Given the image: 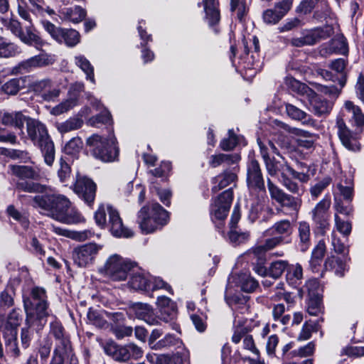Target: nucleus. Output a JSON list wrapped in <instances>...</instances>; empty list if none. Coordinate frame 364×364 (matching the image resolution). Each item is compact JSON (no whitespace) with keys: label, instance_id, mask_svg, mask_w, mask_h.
Here are the masks:
<instances>
[{"label":"nucleus","instance_id":"1","mask_svg":"<svg viewBox=\"0 0 364 364\" xmlns=\"http://www.w3.org/2000/svg\"><path fill=\"white\" fill-rule=\"evenodd\" d=\"M23 308L26 312V323L43 329L47 318L51 316L46 290L39 287H33L29 296L23 297Z\"/></svg>","mask_w":364,"mask_h":364},{"label":"nucleus","instance_id":"2","mask_svg":"<svg viewBox=\"0 0 364 364\" xmlns=\"http://www.w3.org/2000/svg\"><path fill=\"white\" fill-rule=\"evenodd\" d=\"M26 126L29 138L40 148L45 163L51 166L55 160V147L46 126L38 120L31 118L27 119Z\"/></svg>","mask_w":364,"mask_h":364},{"label":"nucleus","instance_id":"3","mask_svg":"<svg viewBox=\"0 0 364 364\" xmlns=\"http://www.w3.org/2000/svg\"><path fill=\"white\" fill-rule=\"evenodd\" d=\"M95 220L99 227H107L114 237L133 236V232L124 225L118 210L110 205H100L95 213Z\"/></svg>","mask_w":364,"mask_h":364},{"label":"nucleus","instance_id":"4","mask_svg":"<svg viewBox=\"0 0 364 364\" xmlns=\"http://www.w3.org/2000/svg\"><path fill=\"white\" fill-rule=\"evenodd\" d=\"M168 219V212L159 203H153L141 208L137 222L141 232L149 234L165 225Z\"/></svg>","mask_w":364,"mask_h":364},{"label":"nucleus","instance_id":"5","mask_svg":"<svg viewBox=\"0 0 364 364\" xmlns=\"http://www.w3.org/2000/svg\"><path fill=\"white\" fill-rule=\"evenodd\" d=\"M86 144L92 155L103 162H113L118 159L119 149L113 134L107 136L92 134L87 138Z\"/></svg>","mask_w":364,"mask_h":364},{"label":"nucleus","instance_id":"6","mask_svg":"<svg viewBox=\"0 0 364 364\" xmlns=\"http://www.w3.org/2000/svg\"><path fill=\"white\" fill-rule=\"evenodd\" d=\"M70 200L63 195L36 196L33 198V206L41 208L44 213L59 221L58 216L69 210Z\"/></svg>","mask_w":364,"mask_h":364},{"label":"nucleus","instance_id":"7","mask_svg":"<svg viewBox=\"0 0 364 364\" xmlns=\"http://www.w3.org/2000/svg\"><path fill=\"white\" fill-rule=\"evenodd\" d=\"M134 268V263L115 254L107 259L101 271L114 281H123Z\"/></svg>","mask_w":364,"mask_h":364},{"label":"nucleus","instance_id":"8","mask_svg":"<svg viewBox=\"0 0 364 364\" xmlns=\"http://www.w3.org/2000/svg\"><path fill=\"white\" fill-rule=\"evenodd\" d=\"M107 355L118 362H126L129 359H139L142 357V349L133 343L124 346L114 343H107L104 347Z\"/></svg>","mask_w":364,"mask_h":364},{"label":"nucleus","instance_id":"9","mask_svg":"<svg viewBox=\"0 0 364 364\" xmlns=\"http://www.w3.org/2000/svg\"><path fill=\"white\" fill-rule=\"evenodd\" d=\"M21 310L14 309L7 316L6 322L2 325L3 337L7 347L18 355L19 350L16 346L17 328L21 321Z\"/></svg>","mask_w":364,"mask_h":364},{"label":"nucleus","instance_id":"10","mask_svg":"<svg viewBox=\"0 0 364 364\" xmlns=\"http://www.w3.org/2000/svg\"><path fill=\"white\" fill-rule=\"evenodd\" d=\"M267 188L272 200H274L283 208H287L292 212L297 213L301 205L300 196H293L285 193L278 186L267 178Z\"/></svg>","mask_w":364,"mask_h":364},{"label":"nucleus","instance_id":"11","mask_svg":"<svg viewBox=\"0 0 364 364\" xmlns=\"http://www.w3.org/2000/svg\"><path fill=\"white\" fill-rule=\"evenodd\" d=\"M42 25L52 38L59 43H64L68 47H73L80 42V34L74 29L57 27L48 21H43Z\"/></svg>","mask_w":364,"mask_h":364},{"label":"nucleus","instance_id":"12","mask_svg":"<svg viewBox=\"0 0 364 364\" xmlns=\"http://www.w3.org/2000/svg\"><path fill=\"white\" fill-rule=\"evenodd\" d=\"M289 172L285 173L282 176H279V183L290 193L301 196L305 191L304 186L302 184H299L294 179L299 180L301 183H306L309 181L310 177L306 173L299 172L291 168Z\"/></svg>","mask_w":364,"mask_h":364},{"label":"nucleus","instance_id":"13","mask_svg":"<svg viewBox=\"0 0 364 364\" xmlns=\"http://www.w3.org/2000/svg\"><path fill=\"white\" fill-rule=\"evenodd\" d=\"M102 249V246L95 243H87L75 248L73 251L74 263L80 267H86L92 264Z\"/></svg>","mask_w":364,"mask_h":364},{"label":"nucleus","instance_id":"14","mask_svg":"<svg viewBox=\"0 0 364 364\" xmlns=\"http://www.w3.org/2000/svg\"><path fill=\"white\" fill-rule=\"evenodd\" d=\"M233 199V193L231 188L223 191L212 203L210 215L213 221L215 220H224L229 213Z\"/></svg>","mask_w":364,"mask_h":364},{"label":"nucleus","instance_id":"15","mask_svg":"<svg viewBox=\"0 0 364 364\" xmlns=\"http://www.w3.org/2000/svg\"><path fill=\"white\" fill-rule=\"evenodd\" d=\"M329 67L331 71L325 69H319L317 71L318 74L326 80L338 82L341 89L346 82V61L343 58H338L333 60Z\"/></svg>","mask_w":364,"mask_h":364},{"label":"nucleus","instance_id":"16","mask_svg":"<svg viewBox=\"0 0 364 364\" xmlns=\"http://www.w3.org/2000/svg\"><path fill=\"white\" fill-rule=\"evenodd\" d=\"M282 244H284L282 237H269L255 246L248 252L247 255L252 262H265L266 252Z\"/></svg>","mask_w":364,"mask_h":364},{"label":"nucleus","instance_id":"17","mask_svg":"<svg viewBox=\"0 0 364 364\" xmlns=\"http://www.w3.org/2000/svg\"><path fill=\"white\" fill-rule=\"evenodd\" d=\"M254 271L262 277L269 276L273 279L279 278L289 267V262L287 260H276L270 263L269 267L266 268L264 262H252Z\"/></svg>","mask_w":364,"mask_h":364},{"label":"nucleus","instance_id":"18","mask_svg":"<svg viewBox=\"0 0 364 364\" xmlns=\"http://www.w3.org/2000/svg\"><path fill=\"white\" fill-rule=\"evenodd\" d=\"M73 190L89 205L94 202L96 185L91 179L86 177H78L74 184Z\"/></svg>","mask_w":364,"mask_h":364},{"label":"nucleus","instance_id":"19","mask_svg":"<svg viewBox=\"0 0 364 364\" xmlns=\"http://www.w3.org/2000/svg\"><path fill=\"white\" fill-rule=\"evenodd\" d=\"M247 183L250 188L264 191V181L259 162L252 159L247 165Z\"/></svg>","mask_w":364,"mask_h":364},{"label":"nucleus","instance_id":"20","mask_svg":"<svg viewBox=\"0 0 364 364\" xmlns=\"http://www.w3.org/2000/svg\"><path fill=\"white\" fill-rule=\"evenodd\" d=\"M53 317V321L50 323L49 335L55 339V348L72 350L70 338L64 327L55 316Z\"/></svg>","mask_w":364,"mask_h":364},{"label":"nucleus","instance_id":"21","mask_svg":"<svg viewBox=\"0 0 364 364\" xmlns=\"http://www.w3.org/2000/svg\"><path fill=\"white\" fill-rule=\"evenodd\" d=\"M331 204V198L326 195L311 212L312 220L321 229L326 228L328 225V210Z\"/></svg>","mask_w":364,"mask_h":364},{"label":"nucleus","instance_id":"22","mask_svg":"<svg viewBox=\"0 0 364 364\" xmlns=\"http://www.w3.org/2000/svg\"><path fill=\"white\" fill-rule=\"evenodd\" d=\"M292 2L290 0H283L276 3L274 9H267L263 13V19L266 23H277L291 9Z\"/></svg>","mask_w":364,"mask_h":364},{"label":"nucleus","instance_id":"23","mask_svg":"<svg viewBox=\"0 0 364 364\" xmlns=\"http://www.w3.org/2000/svg\"><path fill=\"white\" fill-rule=\"evenodd\" d=\"M49 64L48 56L46 54H41L31 57L23 60L12 69L14 75L25 74L32 71L33 69Z\"/></svg>","mask_w":364,"mask_h":364},{"label":"nucleus","instance_id":"24","mask_svg":"<svg viewBox=\"0 0 364 364\" xmlns=\"http://www.w3.org/2000/svg\"><path fill=\"white\" fill-rule=\"evenodd\" d=\"M28 117L25 116L21 112H6L0 111V122L6 126H11L22 129L25 122H27Z\"/></svg>","mask_w":364,"mask_h":364},{"label":"nucleus","instance_id":"25","mask_svg":"<svg viewBox=\"0 0 364 364\" xmlns=\"http://www.w3.org/2000/svg\"><path fill=\"white\" fill-rule=\"evenodd\" d=\"M313 94L309 100V110L317 117L328 114L332 109V102Z\"/></svg>","mask_w":364,"mask_h":364},{"label":"nucleus","instance_id":"26","mask_svg":"<svg viewBox=\"0 0 364 364\" xmlns=\"http://www.w3.org/2000/svg\"><path fill=\"white\" fill-rule=\"evenodd\" d=\"M52 82L49 79H43L36 82L33 84V90L41 95L42 97L46 101H50L58 97L59 90L52 89Z\"/></svg>","mask_w":364,"mask_h":364},{"label":"nucleus","instance_id":"27","mask_svg":"<svg viewBox=\"0 0 364 364\" xmlns=\"http://www.w3.org/2000/svg\"><path fill=\"white\" fill-rule=\"evenodd\" d=\"M338 134L343 144L348 150L356 151L359 149L357 141L351 136V133L346 127L345 122L342 119L337 120Z\"/></svg>","mask_w":364,"mask_h":364},{"label":"nucleus","instance_id":"28","mask_svg":"<svg viewBox=\"0 0 364 364\" xmlns=\"http://www.w3.org/2000/svg\"><path fill=\"white\" fill-rule=\"evenodd\" d=\"M293 232V227L291 222L288 220H282L275 223L269 229L266 231L267 235H273L276 237H282L284 243H288L289 241L286 238L291 235Z\"/></svg>","mask_w":364,"mask_h":364},{"label":"nucleus","instance_id":"29","mask_svg":"<svg viewBox=\"0 0 364 364\" xmlns=\"http://www.w3.org/2000/svg\"><path fill=\"white\" fill-rule=\"evenodd\" d=\"M285 109L287 115L294 120L301 121L304 124L311 127L316 125V121L306 112L290 103L285 104Z\"/></svg>","mask_w":364,"mask_h":364},{"label":"nucleus","instance_id":"30","mask_svg":"<svg viewBox=\"0 0 364 364\" xmlns=\"http://www.w3.org/2000/svg\"><path fill=\"white\" fill-rule=\"evenodd\" d=\"M134 310L136 317L144 320L149 325H157L158 318L155 316L152 307L144 303H137L134 306Z\"/></svg>","mask_w":364,"mask_h":364},{"label":"nucleus","instance_id":"31","mask_svg":"<svg viewBox=\"0 0 364 364\" xmlns=\"http://www.w3.org/2000/svg\"><path fill=\"white\" fill-rule=\"evenodd\" d=\"M241 159L238 154H218L210 157L209 164L213 168L223 165L231 166L236 165Z\"/></svg>","mask_w":364,"mask_h":364},{"label":"nucleus","instance_id":"32","mask_svg":"<svg viewBox=\"0 0 364 364\" xmlns=\"http://www.w3.org/2000/svg\"><path fill=\"white\" fill-rule=\"evenodd\" d=\"M205 18L210 26L219 23L220 14L218 9V1L216 0H203Z\"/></svg>","mask_w":364,"mask_h":364},{"label":"nucleus","instance_id":"33","mask_svg":"<svg viewBox=\"0 0 364 364\" xmlns=\"http://www.w3.org/2000/svg\"><path fill=\"white\" fill-rule=\"evenodd\" d=\"M282 159L283 160L282 161L277 160L274 157H272L264 163L266 170L269 175L271 176H275L277 175L282 176L285 173L291 171V167L282 157Z\"/></svg>","mask_w":364,"mask_h":364},{"label":"nucleus","instance_id":"34","mask_svg":"<svg viewBox=\"0 0 364 364\" xmlns=\"http://www.w3.org/2000/svg\"><path fill=\"white\" fill-rule=\"evenodd\" d=\"M59 14L61 19L75 23L81 22L86 16V11L79 6L61 9Z\"/></svg>","mask_w":364,"mask_h":364},{"label":"nucleus","instance_id":"35","mask_svg":"<svg viewBox=\"0 0 364 364\" xmlns=\"http://www.w3.org/2000/svg\"><path fill=\"white\" fill-rule=\"evenodd\" d=\"M10 169L12 174L19 178L18 181L26 179L38 180L40 178L39 172L29 166L13 165L10 166Z\"/></svg>","mask_w":364,"mask_h":364},{"label":"nucleus","instance_id":"36","mask_svg":"<svg viewBox=\"0 0 364 364\" xmlns=\"http://www.w3.org/2000/svg\"><path fill=\"white\" fill-rule=\"evenodd\" d=\"M330 29H324L321 28H316L310 30L302 31L305 41L308 46H313L319 42L322 39L328 38L331 35Z\"/></svg>","mask_w":364,"mask_h":364},{"label":"nucleus","instance_id":"37","mask_svg":"<svg viewBox=\"0 0 364 364\" xmlns=\"http://www.w3.org/2000/svg\"><path fill=\"white\" fill-rule=\"evenodd\" d=\"M236 178L237 175L235 173L227 170L225 171L223 173L213 179V186L212 187V191L214 193L219 191L234 182Z\"/></svg>","mask_w":364,"mask_h":364},{"label":"nucleus","instance_id":"38","mask_svg":"<svg viewBox=\"0 0 364 364\" xmlns=\"http://www.w3.org/2000/svg\"><path fill=\"white\" fill-rule=\"evenodd\" d=\"M324 266L326 270L333 271L338 277H342L348 270L346 263L338 257L331 256L327 257Z\"/></svg>","mask_w":364,"mask_h":364},{"label":"nucleus","instance_id":"39","mask_svg":"<svg viewBox=\"0 0 364 364\" xmlns=\"http://www.w3.org/2000/svg\"><path fill=\"white\" fill-rule=\"evenodd\" d=\"M129 285L135 290L147 291L150 288V279L141 272H133Z\"/></svg>","mask_w":364,"mask_h":364},{"label":"nucleus","instance_id":"40","mask_svg":"<svg viewBox=\"0 0 364 364\" xmlns=\"http://www.w3.org/2000/svg\"><path fill=\"white\" fill-rule=\"evenodd\" d=\"M337 187L344 200H352L353 196V180L351 175L343 176Z\"/></svg>","mask_w":364,"mask_h":364},{"label":"nucleus","instance_id":"41","mask_svg":"<svg viewBox=\"0 0 364 364\" xmlns=\"http://www.w3.org/2000/svg\"><path fill=\"white\" fill-rule=\"evenodd\" d=\"M50 228L58 235H65L78 241H84L85 240L90 239L93 235L92 231L88 230L80 232H72L59 227H56L53 225H51Z\"/></svg>","mask_w":364,"mask_h":364},{"label":"nucleus","instance_id":"42","mask_svg":"<svg viewBox=\"0 0 364 364\" xmlns=\"http://www.w3.org/2000/svg\"><path fill=\"white\" fill-rule=\"evenodd\" d=\"M22 42L29 46H34L37 48L42 47L45 42L33 32V26L26 27V32H22L18 37Z\"/></svg>","mask_w":364,"mask_h":364},{"label":"nucleus","instance_id":"43","mask_svg":"<svg viewBox=\"0 0 364 364\" xmlns=\"http://www.w3.org/2000/svg\"><path fill=\"white\" fill-rule=\"evenodd\" d=\"M299 245L301 250L305 252L310 245L311 230L306 222H300L298 227Z\"/></svg>","mask_w":364,"mask_h":364},{"label":"nucleus","instance_id":"44","mask_svg":"<svg viewBox=\"0 0 364 364\" xmlns=\"http://www.w3.org/2000/svg\"><path fill=\"white\" fill-rule=\"evenodd\" d=\"M294 134L299 137L297 140L298 144L306 149L312 148L318 138L317 134L302 129H296Z\"/></svg>","mask_w":364,"mask_h":364},{"label":"nucleus","instance_id":"45","mask_svg":"<svg viewBox=\"0 0 364 364\" xmlns=\"http://www.w3.org/2000/svg\"><path fill=\"white\" fill-rule=\"evenodd\" d=\"M16 189L27 193H43L46 191V186L32 181L22 180L16 183Z\"/></svg>","mask_w":364,"mask_h":364},{"label":"nucleus","instance_id":"46","mask_svg":"<svg viewBox=\"0 0 364 364\" xmlns=\"http://www.w3.org/2000/svg\"><path fill=\"white\" fill-rule=\"evenodd\" d=\"M78 105V96L74 94L69 95V97L52 109L51 113L54 115H60Z\"/></svg>","mask_w":364,"mask_h":364},{"label":"nucleus","instance_id":"47","mask_svg":"<svg viewBox=\"0 0 364 364\" xmlns=\"http://www.w3.org/2000/svg\"><path fill=\"white\" fill-rule=\"evenodd\" d=\"M287 282L294 287L301 284L303 278V269L300 264H296L295 266L288 267L286 275Z\"/></svg>","mask_w":364,"mask_h":364},{"label":"nucleus","instance_id":"48","mask_svg":"<svg viewBox=\"0 0 364 364\" xmlns=\"http://www.w3.org/2000/svg\"><path fill=\"white\" fill-rule=\"evenodd\" d=\"M228 304L231 306L234 314H236L235 317L237 316L238 314H243L248 311L247 301L245 297H240L238 296H233L228 301ZM236 322V318H235L234 323Z\"/></svg>","mask_w":364,"mask_h":364},{"label":"nucleus","instance_id":"49","mask_svg":"<svg viewBox=\"0 0 364 364\" xmlns=\"http://www.w3.org/2000/svg\"><path fill=\"white\" fill-rule=\"evenodd\" d=\"M75 63L85 73L86 78L95 83L94 68L90 61L85 56L80 55L75 57Z\"/></svg>","mask_w":364,"mask_h":364},{"label":"nucleus","instance_id":"50","mask_svg":"<svg viewBox=\"0 0 364 364\" xmlns=\"http://www.w3.org/2000/svg\"><path fill=\"white\" fill-rule=\"evenodd\" d=\"M182 345V341L180 338L176 337L171 334H167L165 337L153 346H151V348L155 350H160L164 348H168L171 346H176L179 348Z\"/></svg>","mask_w":364,"mask_h":364},{"label":"nucleus","instance_id":"51","mask_svg":"<svg viewBox=\"0 0 364 364\" xmlns=\"http://www.w3.org/2000/svg\"><path fill=\"white\" fill-rule=\"evenodd\" d=\"M239 283L241 289L247 293L253 292L259 287L258 282L250 275L246 274L240 276Z\"/></svg>","mask_w":364,"mask_h":364},{"label":"nucleus","instance_id":"52","mask_svg":"<svg viewBox=\"0 0 364 364\" xmlns=\"http://www.w3.org/2000/svg\"><path fill=\"white\" fill-rule=\"evenodd\" d=\"M59 222L65 224H75L80 223L82 218L80 213L75 208L69 206V210L64 212L63 215L58 216Z\"/></svg>","mask_w":364,"mask_h":364},{"label":"nucleus","instance_id":"53","mask_svg":"<svg viewBox=\"0 0 364 364\" xmlns=\"http://www.w3.org/2000/svg\"><path fill=\"white\" fill-rule=\"evenodd\" d=\"M42 329H38L35 326L26 323V326L21 329V345L24 348H27L33 338L34 333H39Z\"/></svg>","mask_w":364,"mask_h":364},{"label":"nucleus","instance_id":"54","mask_svg":"<svg viewBox=\"0 0 364 364\" xmlns=\"http://www.w3.org/2000/svg\"><path fill=\"white\" fill-rule=\"evenodd\" d=\"M23 84L24 80L22 78H13L4 83L1 90L6 94L14 95L23 87Z\"/></svg>","mask_w":364,"mask_h":364},{"label":"nucleus","instance_id":"55","mask_svg":"<svg viewBox=\"0 0 364 364\" xmlns=\"http://www.w3.org/2000/svg\"><path fill=\"white\" fill-rule=\"evenodd\" d=\"M263 210L267 211L270 215L273 214V210L269 207H264V205L262 203H261L259 202H256V203H252L249 210V213H248L249 220L252 223L255 222L256 220H257L259 218V216L262 214V212Z\"/></svg>","mask_w":364,"mask_h":364},{"label":"nucleus","instance_id":"56","mask_svg":"<svg viewBox=\"0 0 364 364\" xmlns=\"http://www.w3.org/2000/svg\"><path fill=\"white\" fill-rule=\"evenodd\" d=\"M82 120L79 118H70L58 125V129L61 133H66L80 129L82 125Z\"/></svg>","mask_w":364,"mask_h":364},{"label":"nucleus","instance_id":"57","mask_svg":"<svg viewBox=\"0 0 364 364\" xmlns=\"http://www.w3.org/2000/svg\"><path fill=\"white\" fill-rule=\"evenodd\" d=\"M18 53V47L11 43H7L0 37V57L9 58Z\"/></svg>","mask_w":364,"mask_h":364},{"label":"nucleus","instance_id":"58","mask_svg":"<svg viewBox=\"0 0 364 364\" xmlns=\"http://www.w3.org/2000/svg\"><path fill=\"white\" fill-rule=\"evenodd\" d=\"M331 183V178L326 177L312 186L309 190L312 199H316Z\"/></svg>","mask_w":364,"mask_h":364},{"label":"nucleus","instance_id":"59","mask_svg":"<svg viewBox=\"0 0 364 364\" xmlns=\"http://www.w3.org/2000/svg\"><path fill=\"white\" fill-rule=\"evenodd\" d=\"M59 164L60 168L57 172L58 177L61 183H66L70 178L71 168L66 160L63 157L60 158Z\"/></svg>","mask_w":364,"mask_h":364},{"label":"nucleus","instance_id":"60","mask_svg":"<svg viewBox=\"0 0 364 364\" xmlns=\"http://www.w3.org/2000/svg\"><path fill=\"white\" fill-rule=\"evenodd\" d=\"M322 311V304L321 296L309 297L307 303V312L311 316H317Z\"/></svg>","mask_w":364,"mask_h":364},{"label":"nucleus","instance_id":"61","mask_svg":"<svg viewBox=\"0 0 364 364\" xmlns=\"http://www.w3.org/2000/svg\"><path fill=\"white\" fill-rule=\"evenodd\" d=\"M326 252V245L323 240H320L312 251L311 264L316 267L322 260Z\"/></svg>","mask_w":364,"mask_h":364},{"label":"nucleus","instance_id":"62","mask_svg":"<svg viewBox=\"0 0 364 364\" xmlns=\"http://www.w3.org/2000/svg\"><path fill=\"white\" fill-rule=\"evenodd\" d=\"M53 342L49 337L44 338L39 343L38 353L42 361L45 362L49 357Z\"/></svg>","mask_w":364,"mask_h":364},{"label":"nucleus","instance_id":"63","mask_svg":"<svg viewBox=\"0 0 364 364\" xmlns=\"http://www.w3.org/2000/svg\"><path fill=\"white\" fill-rule=\"evenodd\" d=\"M14 291L6 288L0 294V310H5L14 305Z\"/></svg>","mask_w":364,"mask_h":364},{"label":"nucleus","instance_id":"64","mask_svg":"<svg viewBox=\"0 0 364 364\" xmlns=\"http://www.w3.org/2000/svg\"><path fill=\"white\" fill-rule=\"evenodd\" d=\"M87 318L92 324L99 328H104L107 325L106 320L103 318L102 314L99 311L92 309H90L87 312Z\"/></svg>","mask_w":364,"mask_h":364}]
</instances>
